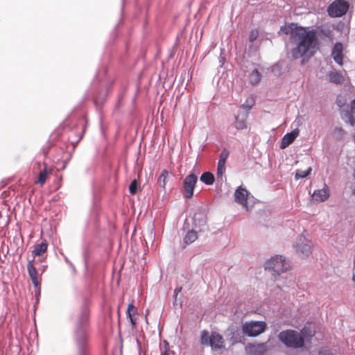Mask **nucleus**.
<instances>
[{
    "mask_svg": "<svg viewBox=\"0 0 355 355\" xmlns=\"http://www.w3.org/2000/svg\"><path fill=\"white\" fill-rule=\"evenodd\" d=\"M286 35L291 34V40L295 43L296 46L288 53V58L296 60L309 55V51L314 47L317 42V34L321 38H331L332 32L329 28L318 26L316 29L307 31L304 27H298L297 24L292 23L288 27H282Z\"/></svg>",
    "mask_w": 355,
    "mask_h": 355,
    "instance_id": "f257e3e1",
    "label": "nucleus"
},
{
    "mask_svg": "<svg viewBox=\"0 0 355 355\" xmlns=\"http://www.w3.org/2000/svg\"><path fill=\"white\" fill-rule=\"evenodd\" d=\"M89 318V311L87 310H84L78 317L76 324L75 341L78 355H88L87 340Z\"/></svg>",
    "mask_w": 355,
    "mask_h": 355,
    "instance_id": "f03ea898",
    "label": "nucleus"
},
{
    "mask_svg": "<svg viewBox=\"0 0 355 355\" xmlns=\"http://www.w3.org/2000/svg\"><path fill=\"white\" fill-rule=\"evenodd\" d=\"M290 268V264L285 257L279 254L272 257L264 263L265 270L271 272L274 281L282 277V274L289 270Z\"/></svg>",
    "mask_w": 355,
    "mask_h": 355,
    "instance_id": "7ed1b4c3",
    "label": "nucleus"
},
{
    "mask_svg": "<svg viewBox=\"0 0 355 355\" xmlns=\"http://www.w3.org/2000/svg\"><path fill=\"white\" fill-rule=\"evenodd\" d=\"M278 338L287 347L299 349L304 345V337L295 330L286 329L282 331L279 332Z\"/></svg>",
    "mask_w": 355,
    "mask_h": 355,
    "instance_id": "20e7f679",
    "label": "nucleus"
},
{
    "mask_svg": "<svg viewBox=\"0 0 355 355\" xmlns=\"http://www.w3.org/2000/svg\"><path fill=\"white\" fill-rule=\"evenodd\" d=\"M200 342L202 345L210 346L214 351L221 350L225 346L223 337L215 331L209 335V331L203 330L200 334Z\"/></svg>",
    "mask_w": 355,
    "mask_h": 355,
    "instance_id": "39448f33",
    "label": "nucleus"
},
{
    "mask_svg": "<svg viewBox=\"0 0 355 355\" xmlns=\"http://www.w3.org/2000/svg\"><path fill=\"white\" fill-rule=\"evenodd\" d=\"M349 3L345 0H335L327 8V12L331 17H340L348 11Z\"/></svg>",
    "mask_w": 355,
    "mask_h": 355,
    "instance_id": "423d86ee",
    "label": "nucleus"
},
{
    "mask_svg": "<svg viewBox=\"0 0 355 355\" xmlns=\"http://www.w3.org/2000/svg\"><path fill=\"white\" fill-rule=\"evenodd\" d=\"M312 242L303 234L300 235L296 240L295 250L302 257H309L311 253Z\"/></svg>",
    "mask_w": 355,
    "mask_h": 355,
    "instance_id": "0eeeda50",
    "label": "nucleus"
},
{
    "mask_svg": "<svg viewBox=\"0 0 355 355\" xmlns=\"http://www.w3.org/2000/svg\"><path fill=\"white\" fill-rule=\"evenodd\" d=\"M266 328L264 321L245 322V336L255 337L263 333Z\"/></svg>",
    "mask_w": 355,
    "mask_h": 355,
    "instance_id": "6e6552de",
    "label": "nucleus"
},
{
    "mask_svg": "<svg viewBox=\"0 0 355 355\" xmlns=\"http://www.w3.org/2000/svg\"><path fill=\"white\" fill-rule=\"evenodd\" d=\"M198 181L196 175L192 173L185 177L183 182L184 196L187 198H191L193 196V190Z\"/></svg>",
    "mask_w": 355,
    "mask_h": 355,
    "instance_id": "1a4fd4ad",
    "label": "nucleus"
},
{
    "mask_svg": "<svg viewBox=\"0 0 355 355\" xmlns=\"http://www.w3.org/2000/svg\"><path fill=\"white\" fill-rule=\"evenodd\" d=\"M37 166L38 168L40 169V171L39 172L37 180L35 181V183L40 184V186H43L45 184L49 175L52 173L53 168L46 163H43L42 168H41L42 164L40 162L37 163Z\"/></svg>",
    "mask_w": 355,
    "mask_h": 355,
    "instance_id": "9d476101",
    "label": "nucleus"
},
{
    "mask_svg": "<svg viewBox=\"0 0 355 355\" xmlns=\"http://www.w3.org/2000/svg\"><path fill=\"white\" fill-rule=\"evenodd\" d=\"M343 46L340 42H337L334 44L332 47L331 55L335 62L338 65L342 66L343 64Z\"/></svg>",
    "mask_w": 355,
    "mask_h": 355,
    "instance_id": "9b49d317",
    "label": "nucleus"
},
{
    "mask_svg": "<svg viewBox=\"0 0 355 355\" xmlns=\"http://www.w3.org/2000/svg\"><path fill=\"white\" fill-rule=\"evenodd\" d=\"M229 331H231L230 340L232 343H236L242 341V338L244 336V324H241L239 327L232 325Z\"/></svg>",
    "mask_w": 355,
    "mask_h": 355,
    "instance_id": "f8f14e48",
    "label": "nucleus"
},
{
    "mask_svg": "<svg viewBox=\"0 0 355 355\" xmlns=\"http://www.w3.org/2000/svg\"><path fill=\"white\" fill-rule=\"evenodd\" d=\"M346 75V71L340 72L336 71V69H333L327 75V80L335 85H342L344 83L345 78V76Z\"/></svg>",
    "mask_w": 355,
    "mask_h": 355,
    "instance_id": "ddd939ff",
    "label": "nucleus"
},
{
    "mask_svg": "<svg viewBox=\"0 0 355 355\" xmlns=\"http://www.w3.org/2000/svg\"><path fill=\"white\" fill-rule=\"evenodd\" d=\"M245 351L252 355H263L266 351V347L264 343H249L245 346Z\"/></svg>",
    "mask_w": 355,
    "mask_h": 355,
    "instance_id": "4468645a",
    "label": "nucleus"
},
{
    "mask_svg": "<svg viewBox=\"0 0 355 355\" xmlns=\"http://www.w3.org/2000/svg\"><path fill=\"white\" fill-rule=\"evenodd\" d=\"M313 198L315 201L324 202L329 197V191L327 185L324 183V187L322 189L315 190L312 195Z\"/></svg>",
    "mask_w": 355,
    "mask_h": 355,
    "instance_id": "2eb2a0df",
    "label": "nucleus"
},
{
    "mask_svg": "<svg viewBox=\"0 0 355 355\" xmlns=\"http://www.w3.org/2000/svg\"><path fill=\"white\" fill-rule=\"evenodd\" d=\"M298 135L299 130L297 128L293 130L291 132L286 133L282 139L280 148L282 149H284L288 146L291 143L293 142V141L295 139Z\"/></svg>",
    "mask_w": 355,
    "mask_h": 355,
    "instance_id": "dca6fc26",
    "label": "nucleus"
},
{
    "mask_svg": "<svg viewBox=\"0 0 355 355\" xmlns=\"http://www.w3.org/2000/svg\"><path fill=\"white\" fill-rule=\"evenodd\" d=\"M168 178V172L166 169H163L158 176L157 180V184L164 191H166V184Z\"/></svg>",
    "mask_w": 355,
    "mask_h": 355,
    "instance_id": "f3484780",
    "label": "nucleus"
},
{
    "mask_svg": "<svg viewBox=\"0 0 355 355\" xmlns=\"http://www.w3.org/2000/svg\"><path fill=\"white\" fill-rule=\"evenodd\" d=\"M47 250V243L46 241H43L40 244H37L34 246L33 250V254L35 257H40L43 255Z\"/></svg>",
    "mask_w": 355,
    "mask_h": 355,
    "instance_id": "a211bd4d",
    "label": "nucleus"
},
{
    "mask_svg": "<svg viewBox=\"0 0 355 355\" xmlns=\"http://www.w3.org/2000/svg\"><path fill=\"white\" fill-rule=\"evenodd\" d=\"M234 202L244 206V188L239 186L234 194Z\"/></svg>",
    "mask_w": 355,
    "mask_h": 355,
    "instance_id": "6ab92c4d",
    "label": "nucleus"
},
{
    "mask_svg": "<svg viewBox=\"0 0 355 355\" xmlns=\"http://www.w3.org/2000/svg\"><path fill=\"white\" fill-rule=\"evenodd\" d=\"M300 334L305 339H310L315 335V331L311 329V324L307 322L304 327L301 329Z\"/></svg>",
    "mask_w": 355,
    "mask_h": 355,
    "instance_id": "aec40b11",
    "label": "nucleus"
},
{
    "mask_svg": "<svg viewBox=\"0 0 355 355\" xmlns=\"http://www.w3.org/2000/svg\"><path fill=\"white\" fill-rule=\"evenodd\" d=\"M261 74L257 69H254L250 73L248 80L249 83L253 85H257L261 80Z\"/></svg>",
    "mask_w": 355,
    "mask_h": 355,
    "instance_id": "412c9836",
    "label": "nucleus"
},
{
    "mask_svg": "<svg viewBox=\"0 0 355 355\" xmlns=\"http://www.w3.org/2000/svg\"><path fill=\"white\" fill-rule=\"evenodd\" d=\"M136 313H137L136 307L132 304H128V306L127 309V315H128V318H130V323H131L132 327H135L136 326V320L133 318V315Z\"/></svg>",
    "mask_w": 355,
    "mask_h": 355,
    "instance_id": "4be33fe9",
    "label": "nucleus"
},
{
    "mask_svg": "<svg viewBox=\"0 0 355 355\" xmlns=\"http://www.w3.org/2000/svg\"><path fill=\"white\" fill-rule=\"evenodd\" d=\"M198 239V233L194 230L189 231L184 238V243L189 245L194 242Z\"/></svg>",
    "mask_w": 355,
    "mask_h": 355,
    "instance_id": "5701e85b",
    "label": "nucleus"
},
{
    "mask_svg": "<svg viewBox=\"0 0 355 355\" xmlns=\"http://www.w3.org/2000/svg\"><path fill=\"white\" fill-rule=\"evenodd\" d=\"M200 180L207 185H211L214 182V176L211 172L203 173Z\"/></svg>",
    "mask_w": 355,
    "mask_h": 355,
    "instance_id": "b1692460",
    "label": "nucleus"
},
{
    "mask_svg": "<svg viewBox=\"0 0 355 355\" xmlns=\"http://www.w3.org/2000/svg\"><path fill=\"white\" fill-rule=\"evenodd\" d=\"M255 200L250 193L245 189V211H248L254 204Z\"/></svg>",
    "mask_w": 355,
    "mask_h": 355,
    "instance_id": "393cba45",
    "label": "nucleus"
},
{
    "mask_svg": "<svg viewBox=\"0 0 355 355\" xmlns=\"http://www.w3.org/2000/svg\"><path fill=\"white\" fill-rule=\"evenodd\" d=\"M312 168L311 166H309L306 170H300L297 169L295 172V178L296 180H299L300 178H304L307 177L311 172Z\"/></svg>",
    "mask_w": 355,
    "mask_h": 355,
    "instance_id": "a878e982",
    "label": "nucleus"
},
{
    "mask_svg": "<svg viewBox=\"0 0 355 355\" xmlns=\"http://www.w3.org/2000/svg\"><path fill=\"white\" fill-rule=\"evenodd\" d=\"M342 119L345 122L349 123L352 126H354L355 124V119L349 111H346L343 115Z\"/></svg>",
    "mask_w": 355,
    "mask_h": 355,
    "instance_id": "bb28decb",
    "label": "nucleus"
},
{
    "mask_svg": "<svg viewBox=\"0 0 355 355\" xmlns=\"http://www.w3.org/2000/svg\"><path fill=\"white\" fill-rule=\"evenodd\" d=\"M234 126L238 130L244 128V119L243 114H238L235 116Z\"/></svg>",
    "mask_w": 355,
    "mask_h": 355,
    "instance_id": "cd10ccee",
    "label": "nucleus"
},
{
    "mask_svg": "<svg viewBox=\"0 0 355 355\" xmlns=\"http://www.w3.org/2000/svg\"><path fill=\"white\" fill-rule=\"evenodd\" d=\"M34 259L32 261H29V262L27 264V270L30 276V278L37 276V271L34 266Z\"/></svg>",
    "mask_w": 355,
    "mask_h": 355,
    "instance_id": "c85d7f7f",
    "label": "nucleus"
},
{
    "mask_svg": "<svg viewBox=\"0 0 355 355\" xmlns=\"http://www.w3.org/2000/svg\"><path fill=\"white\" fill-rule=\"evenodd\" d=\"M229 156V152L226 149H223L220 155V159L218 160V164L225 165V162Z\"/></svg>",
    "mask_w": 355,
    "mask_h": 355,
    "instance_id": "c756f323",
    "label": "nucleus"
},
{
    "mask_svg": "<svg viewBox=\"0 0 355 355\" xmlns=\"http://www.w3.org/2000/svg\"><path fill=\"white\" fill-rule=\"evenodd\" d=\"M255 103V96L251 95L247 99H245V109L250 110Z\"/></svg>",
    "mask_w": 355,
    "mask_h": 355,
    "instance_id": "7c9ffc66",
    "label": "nucleus"
},
{
    "mask_svg": "<svg viewBox=\"0 0 355 355\" xmlns=\"http://www.w3.org/2000/svg\"><path fill=\"white\" fill-rule=\"evenodd\" d=\"M138 182L136 180H133L130 186H129V191L130 194L135 195L137 192Z\"/></svg>",
    "mask_w": 355,
    "mask_h": 355,
    "instance_id": "2f4dec72",
    "label": "nucleus"
},
{
    "mask_svg": "<svg viewBox=\"0 0 355 355\" xmlns=\"http://www.w3.org/2000/svg\"><path fill=\"white\" fill-rule=\"evenodd\" d=\"M225 172V166L218 164L217 166V178L223 180V175Z\"/></svg>",
    "mask_w": 355,
    "mask_h": 355,
    "instance_id": "473e14b6",
    "label": "nucleus"
},
{
    "mask_svg": "<svg viewBox=\"0 0 355 355\" xmlns=\"http://www.w3.org/2000/svg\"><path fill=\"white\" fill-rule=\"evenodd\" d=\"M259 36V31L257 29H252L249 34V41L250 42H254Z\"/></svg>",
    "mask_w": 355,
    "mask_h": 355,
    "instance_id": "72a5a7b5",
    "label": "nucleus"
},
{
    "mask_svg": "<svg viewBox=\"0 0 355 355\" xmlns=\"http://www.w3.org/2000/svg\"><path fill=\"white\" fill-rule=\"evenodd\" d=\"M31 279L32 281L33 284L34 285L35 288L40 291V281L38 278V275L35 277H31Z\"/></svg>",
    "mask_w": 355,
    "mask_h": 355,
    "instance_id": "f704fd0d",
    "label": "nucleus"
},
{
    "mask_svg": "<svg viewBox=\"0 0 355 355\" xmlns=\"http://www.w3.org/2000/svg\"><path fill=\"white\" fill-rule=\"evenodd\" d=\"M318 355H334V354L330 349L324 347L318 351Z\"/></svg>",
    "mask_w": 355,
    "mask_h": 355,
    "instance_id": "c9c22d12",
    "label": "nucleus"
},
{
    "mask_svg": "<svg viewBox=\"0 0 355 355\" xmlns=\"http://www.w3.org/2000/svg\"><path fill=\"white\" fill-rule=\"evenodd\" d=\"M352 280L355 284V254L353 257V267H352Z\"/></svg>",
    "mask_w": 355,
    "mask_h": 355,
    "instance_id": "e433bc0d",
    "label": "nucleus"
},
{
    "mask_svg": "<svg viewBox=\"0 0 355 355\" xmlns=\"http://www.w3.org/2000/svg\"><path fill=\"white\" fill-rule=\"evenodd\" d=\"M351 112L355 114V99L351 101Z\"/></svg>",
    "mask_w": 355,
    "mask_h": 355,
    "instance_id": "4c0bfd02",
    "label": "nucleus"
},
{
    "mask_svg": "<svg viewBox=\"0 0 355 355\" xmlns=\"http://www.w3.org/2000/svg\"><path fill=\"white\" fill-rule=\"evenodd\" d=\"M182 290V286H180V287H177L175 289V297L176 298L178 294L179 293H180Z\"/></svg>",
    "mask_w": 355,
    "mask_h": 355,
    "instance_id": "58836bf2",
    "label": "nucleus"
},
{
    "mask_svg": "<svg viewBox=\"0 0 355 355\" xmlns=\"http://www.w3.org/2000/svg\"><path fill=\"white\" fill-rule=\"evenodd\" d=\"M336 103H337L338 105L340 106V107H342L343 105V104H344L342 102V101L338 99V98L337 99Z\"/></svg>",
    "mask_w": 355,
    "mask_h": 355,
    "instance_id": "ea45409f",
    "label": "nucleus"
},
{
    "mask_svg": "<svg viewBox=\"0 0 355 355\" xmlns=\"http://www.w3.org/2000/svg\"><path fill=\"white\" fill-rule=\"evenodd\" d=\"M160 355H168L167 349H165L164 351L162 352Z\"/></svg>",
    "mask_w": 355,
    "mask_h": 355,
    "instance_id": "a19ab883",
    "label": "nucleus"
},
{
    "mask_svg": "<svg viewBox=\"0 0 355 355\" xmlns=\"http://www.w3.org/2000/svg\"><path fill=\"white\" fill-rule=\"evenodd\" d=\"M352 194H353L354 196H355V187H354V188L353 189V190H352Z\"/></svg>",
    "mask_w": 355,
    "mask_h": 355,
    "instance_id": "79ce46f5",
    "label": "nucleus"
}]
</instances>
